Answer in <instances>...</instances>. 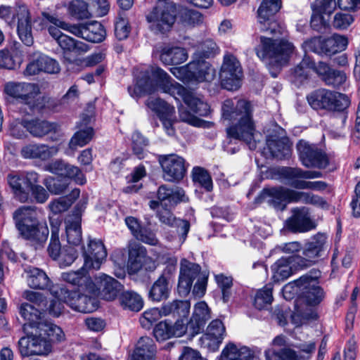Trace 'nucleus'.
I'll return each mask as SVG.
<instances>
[{"mask_svg": "<svg viewBox=\"0 0 360 360\" xmlns=\"http://www.w3.org/2000/svg\"><path fill=\"white\" fill-rule=\"evenodd\" d=\"M200 269V265L195 263L186 259L181 260L178 283V290L180 293L187 295L190 292L193 281L199 276Z\"/></svg>", "mask_w": 360, "mask_h": 360, "instance_id": "obj_27", "label": "nucleus"}, {"mask_svg": "<svg viewBox=\"0 0 360 360\" xmlns=\"http://www.w3.org/2000/svg\"><path fill=\"white\" fill-rule=\"evenodd\" d=\"M190 303L187 301L174 300L164 304L160 309L152 308L146 311L140 318V323L143 328H150L152 324L162 316L177 314L185 316L189 311Z\"/></svg>", "mask_w": 360, "mask_h": 360, "instance_id": "obj_14", "label": "nucleus"}, {"mask_svg": "<svg viewBox=\"0 0 360 360\" xmlns=\"http://www.w3.org/2000/svg\"><path fill=\"white\" fill-rule=\"evenodd\" d=\"M295 202L311 204L323 209H327L328 207L327 202L322 197L309 192L297 191Z\"/></svg>", "mask_w": 360, "mask_h": 360, "instance_id": "obj_59", "label": "nucleus"}, {"mask_svg": "<svg viewBox=\"0 0 360 360\" xmlns=\"http://www.w3.org/2000/svg\"><path fill=\"white\" fill-rule=\"evenodd\" d=\"M58 146H49L42 143H30L21 148L20 154L25 159L47 160L58 153Z\"/></svg>", "mask_w": 360, "mask_h": 360, "instance_id": "obj_35", "label": "nucleus"}, {"mask_svg": "<svg viewBox=\"0 0 360 360\" xmlns=\"http://www.w3.org/2000/svg\"><path fill=\"white\" fill-rule=\"evenodd\" d=\"M155 347L148 337L141 338L128 360H154Z\"/></svg>", "mask_w": 360, "mask_h": 360, "instance_id": "obj_40", "label": "nucleus"}, {"mask_svg": "<svg viewBox=\"0 0 360 360\" xmlns=\"http://www.w3.org/2000/svg\"><path fill=\"white\" fill-rule=\"evenodd\" d=\"M84 266L98 270L105 260L107 251L100 240H89L86 247H82Z\"/></svg>", "mask_w": 360, "mask_h": 360, "instance_id": "obj_24", "label": "nucleus"}, {"mask_svg": "<svg viewBox=\"0 0 360 360\" xmlns=\"http://www.w3.org/2000/svg\"><path fill=\"white\" fill-rule=\"evenodd\" d=\"M13 14V20L16 22L17 33L21 41L26 46L34 43L32 34V19L30 9L26 5H17L13 11L9 6H0V17L6 20Z\"/></svg>", "mask_w": 360, "mask_h": 360, "instance_id": "obj_7", "label": "nucleus"}, {"mask_svg": "<svg viewBox=\"0 0 360 360\" xmlns=\"http://www.w3.org/2000/svg\"><path fill=\"white\" fill-rule=\"evenodd\" d=\"M146 105L154 112L159 118L165 117V116L174 114V108L162 99L155 97L149 96L145 102Z\"/></svg>", "mask_w": 360, "mask_h": 360, "instance_id": "obj_49", "label": "nucleus"}, {"mask_svg": "<svg viewBox=\"0 0 360 360\" xmlns=\"http://www.w3.org/2000/svg\"><path fill=\"white\" fill-rule=\"evenodd\" d=\"M328 249L327 237L325 234L316 235L310 242L307 243L303 251L304 259L308 264L303 266H309L314 263L318 258L323 256Z\"/></svg>", "mask_w": 360, "mask_h": 360, "instance_id": "obj_31", "label": "nucleus"}, {"mask_svg": "<svg viewBox=\"0 0 360 360\" xmlns=\"http://www.w3.org/2000/svg\"><path fill=\"white\" fill-rule=\"evenodd\" d=\"M271 348L265 350L264 354L266 360H287L285 355L282 353L284 349L292 348L288 345V338L284 335L276 336L271 343Z\"/></svg>", "mask_w": 360, "mask_h": 360, "instance_id": "obj_41", "label": "nucleus"}, {"mask_svg": "<svg viewBox=\"0 0 360 360\" xmlns=\"http://www.w3.org/2000/svg\"><path fill=\"white\" fill-rule=\"evenodd\" d=\"M20 314L31 328L38 330V326L40 323H44L41 317V310L36 309L32 304L27 303H22L20 307Z\"/></svg>", "mask_w": 360, "mask_h": 360, "instance_id": "obj_48", "label": "nucleus"}, {"mask_svg": "<svg viewBox=\"0 0 360 360\" xmlns=\"http://www.w3.org/2000/svg\"><path fill=\"white\" fill-rule=\"evenodd\" d=\"M261 46L256 48L257 56L264 60L269 58L278 67L285 64L294 50V46L284 39H272L261 37Z\"/></svg>", "mask_w": 360, "mask_h": 360, "instance_id": "obj_8", "label": "nucleus"}, {"mask_svg": "<svg viewBox=\"0 0 360 360\" xmlns=\"http://www.w3.org/2000/svg\"><path fill=\"white\" fill-rule=\"evenodd\" d=\"M26 282L28 286L32 289L46 290L51 289L58 285H53L51 279L46 272L37 267L27 266L24 269Z\"/></svg>", "mask_w": 360, "mask_h": 360, "instance_id": "obj_33", "label": "nucleus"}, {"mask_svg": "<svg viewBox=\"0 0 360 360\" xmlns=\"http://www.w3.org/2000/svg\"><path fill=\"white\" fill-rule=\"evenodd\" d=\"M272 301L273 295L271 289L265 287L257 292L253 304L257 309L261 310L266 309L270 306Z\"/></svg>", "mask_w": 360, "mask_h": 360, "instance_id": "obj_61", "label": "nucleus"}, {"mask_svg": "<svg viewBox=\"0 0 360 360\" xmlns=\"http://www.w3.org/2000/svg\"><path fill=\"white\" fill-rule=\"evenodd\" d=\"M158 91L169 94L176 99L178 96L181 98L191 110L200 116L206 117L210 113V107L202 96L187 91L158 67H150L141 72L136 84L128 87L129 94L133 98L150 95Z\"/></svg>", "mask_w": 360, "mask_h": 360, "instance_id": "obj_3", "label": "nucleus"}, {"mask_svg": "<svg viewBox=\"0 0 360 360\" xmlns=\"http://www.w3.org/2000/svg\"><path fill=\"white\" fill-rule=\"evenodd\" d=\"M42 25L48 30L49 34L57 41L65 55L70 53L79 55L89 51V47L86 44L77 41L72 37L61 32L60 29L67 32L68 30L63 28L59 23L55 21V20L63 21L56 15L44 12L42 13Z\"/></svg>", "mask_w": 360, "mask_h": 360, "instance_id": "obj_6", "label": "nucleus"}, {"mask_svg": "<svg viewBox=\"0 0 360 360\" xmlns=\"http://www.w3.org/2000/svg\"><path fill=\"white\" fill-rule=\"evenodd\" d=\"M40 335L47 336L49 341L60 342L64 339L65 335L62 329L51 322L44 321L38 326Z\"/></svg>", "mask_w": 360, "mask_h": 360, "instance_id": "obj_55", "label": "nucleus"}, {"mask_svg": "<svg viewBox=\"0 0 360 360\" xmlns=\"http://www.w3.org/2000/svg\"><path fill=\"white\" fill-rule=\"evenodd\" d=\"M281 7V0H263L257 10L258 22L260 30L275 34L279 32V26L274 20L275 14Z\"/></svg>", "mask_w": 360, "mask_h": 360, "instance_id": "obj_19", "label": "nucleus"}, {"mask_svg": "<svg viewBox=\"0 0 360 360\" xmlns=\"http://www.w3.org/2000/svg\"><path fill=\"white\" fill-rule=\"evenodd\" d=\"M292 348H286L282 352L287 360H310L316 349L314 341L299 342L291 345Z\"/></svg>", "mask_w": 360, "mask_h": 360, "instance_id": "obj_36", "label": "nucleus"}, {"mask_svg": "<svg viewBox=\"0 0 360 360\" xmlns=\"http://www.w3.org/2000/svg\"><path fill=\"white\" fill-rule=\"evenodd\" d=\"M311 6L312 11L329 18L335 10L336 2L335 0H316Z\"/></svg>", "mask_w": 360, "mask_h": 360, "instance_id": "obj_63", "label": "nucleus"}, {"mask_svg": "<svg viewBox=\"0 0 360 360\" xmlns=\"http://www.w3.org/2000/svg\"><path fill=\"white\" fill-rule=\"evenodd\" d=\"M26 172L25 174H10L8 176V183L11 188L15 197L21 202H27L30 198V193L22 186L26 184Z\"/></svg>", "mask_w": 360, "mask_h": 360, "instance_id": "obj_44", "label": "nucleus"}, {"mask_svg": "<svg viewBox=\"0 0 360 360\" xmlns=\"http://www.w3.org/2000/svg\"><path fill=\"white\" fill-rule=\"evenodd\" d=\"M307 101L314 110L343 111L350 104L349 97L343 94L326 89H319L307 96Z\"/></svg>", "mask_w": 360, "mask_h": 360, "instance_id": "obj_9", "label": "nucleus"}, {"mask_svg": "<svg viewBox=\"0 0 360 360\" xmlns=\"http://www.w3.org/2000/svg\"><path fill=\"white\" fill-rule=\"evenodd\" d=\"M158 91L169 94L176 99L178 96L181 98L191 110L200 116L206 117L210 113V107L202 96L187 91L158 67H150L141 72L136 84L128 87L129 94L133 98L150 95Z\"/></svg>", "mask_w": 360, "mask_h": 360, "instance_id": "obj_1", "label": "nucleus"}, {"mask_svg": "<svg viewBox=\"0 0 360 360\" xmlns=\"http://www.w3.org/2000/svg\"><path fill=\"white\" fill-rule=\"evenodd\" d=\"M25 177L27 187L30 188L36 202L40 204L44 203L48 200L49 195L43 186L37 184L39 174L34 171L27 172Z\"/></svg>", "mask_w": 360, "mask_h": 360, "instance_id": "obj_42", "label": "nucleus"}, {"mask_svg": "<svg viewBox=\"0 0 360 360\" xmlns=\"http://www.w3.org/2000/svg\"><path fill=\"white\" fill-rule=\"evenodd\" d=\"M265 150H268L271 157L277 159H283L290 155V145L278 139H268Z\"/></svg>", "mask_w": 360, "mask_h": 360, "instance_id": "obj_47", "label": "nucleus"}, {"mask_svg": "<svg viewBox=\"0 0 360 360\" xmlns=\"http://www.w3.org/2000/svg\"><path fill=\"white\" fill-rule=\"evenodd\" d=\"M290 258H281L272 266V278L276 282L287 279L292 274Z\"/></svg>", "mask_w": 360, "mask_h": 360, "instance_id": "obj_52", "label": "nucleus"}, {"mask_svg": "<svg viewBox=\"0 0 360 360\" xmlns=\"http://www.w3.org/2000/svg\"><path fill=\"white\" fill-rule=\"evenodd\" d=\"M95 281L94 283L98 289L96 295L99 294L103 300L107 301L115 300L122 288L120 282L105 274H101L96 276Z\"/></svg>", "mask_w": 360, "mask_h": 360, "instance_id": "obj_29", "label": "nucleus"}, {"mask_svg": "<svg viewBox=\"0 0 360 360\" xmlns=\"http://www.w3.org/2000/svg\"><path fill=\"white\" fill-rule=\"evenodd\" d=\"M51 294L63 300L70 307L79 312L91 313L98 307V301L96 294L70 292L61 287L51 288Z\"/></svg>", "mask_w": 360, "mask_h": 360, "instance_id": "obj_11", "label": "nucleus"}, {"mask_svg": "<svg viewBox=\"0 0 360 360\" xmlns=\"http://www.w3.org/2000/svg\"><path fill=\"white\" fill-rule=\"evenodd\" d=\"M297 149L300 159L306 167L324 169L329 164L327 155L314 144L300 140L297 144Z\"/></svg>", "mask_w": 360, "mask_h": 360, "instance_id": "obj_17", "label": "nucleus"}, {"mask_svg": "<svg viewBox=\"0 0 360 360\" xmlns=\"http://www.w3.org/2000/svg\"><path fill=\"white\" fill-rule=\"evenodd\" d=\"M176 6L173 1L160 3L146 16L149 28L155 33L170 30L176 21Z\"/></svg>", "mask_w": 360, "mask_h": 360, "instance_id": "obj_12", "label": "nucleus"}, {"mask_svg": "<svg viewBox=\"0 0 360 360\" xmlns=\"http://www.w3.org/2000/svg\"><path fill=\"white\" fill-rule=\"evenodd\" d=\"M172 72L184 82H210L216 76L215 69L205 60H193L186 65L174 68Z\"/></svg>", "mask_w": 360, "mask_h": 360, "instance_id": "obj_10", "label": "nucleus"}, {"mask_svg": "<svg viewBox=\"0 0 360 360\" xmlns=\"http://www.w3.org/2000/svg\"><path fill=\"white\" fill-rule=\"evenodd\" d=\"M243 71L239 61L232 55H226L221 68V84L229 91L238 89L240 86Z\"/></svg>", "mask_w": 360, "mask_h": 360, "instance_id": "obj_18", "label": "nucleus"}, {"mask_svg": "<svg viewBox=\"0 0 360 360\" xmlns=\"http://www.w3.org/2000/svg\"><path fill=\"white\" fill-rule=\"evenodd\" d=\"M146 249L137 243H131L128 247L127 271L129 274H136L143 269V263Z\"/></svg>", "mask_w": 360, "mask_h": 360, "instance_id": "obj_39", "label": "nucleus"}, {"mask_svg": "<svg viewBox=\"0 0 360 360\" xmlns=\"http://www.w3.org/2000/svg\"><path fill=\"white\" fill-rule=\"evenodd\" d=\"M211 318V310L205 302H199L194 306L193 313L188 323V330L194 336L204 328L207 321Z\"/></svg>", "mask_w": 360, "mask_h": 360, "instance_id": "obj_34", "label": "nucleus"}, {"mask_svg": "<svg viewBox=\"0 0 360 360\" xmlns=\"http://www.w3.org/2000/svg\"><path fill=\"white\" fill-rule=\"evenodd\" d=\"M19 235L35 249L44 246L49 236L46 222L39 219V212L34 207L22 206L13 214Z\"/></svg>", "mask_w": 360, "mask_h": 360, "instance_id": "obj_5", "label": "nucleus"}, {"mask_svg": "<svg viewBox=\"0 0 360 360\" xmlns=\"http://www.w3.org/2000/svg\"><path fill=\"white\" fill-rule=\"evenodd\" d=\"M63 28L68 30L70 33L84 39L86 41L98 43L105 39V30L103 26L97 21H91L87 23L71 25L64 21L55 20Z\"/></svg>", "mask_w": 360, "mask_h": 360, "instance_id": "obj_16", "label": "nucleus"}, {"mask_svg": "<svg viewBox=\"0 0 360 360\" xmlns=\"http://www.w3.org/2000/svg\"><path fill=\"white\" fill-rule=\"evenodd\" d=\"M222 115L224 120L229 121L231 125L226 129L227 136L230 139L245 143L250 150L257 147L258 134L252 118L250 103L245 100H226L222 105Z\"/></svg>", "mask_w": 360, "mask_h": 360, "instance_id": "obj_4", "label": "nucleus"}, {"mask_svg": "<svg viewBox=\"0 0 360 360\" xmlns=\"http://www.w3.org/2000/svg\"><path fill=\"white\" fill-rule=\"evenodd\" d=\"M65 233L67 241L70 245H79L82 240L81 225L78 221L65 220Z\"/></svg>", "mask_w": 360, "mask_h": 360, "instance_id": "obj_56", "label": "nucleus"}, {"mask_svg": "<svg viewBox=\"0 0 360 360\" xmlns=\"http://www.w3.org/2000/svg\"><path fill=\"white\" fill-rule=\"evenodd\" d=\"M311 68H314V62L309 57H304L303 60L297 65L292 71V81L295 84H301L307 79L311 71Z\"/></svg>", "mask_w": 360, "mask_h": 360, "instance_id": "obj_53", "label": "nucleus"}, {"mask_svg": "<svg viewBox=\"0 0 360 360\" xmlns=\"http://www.w3.org/2000/svg\"><path fill=\"white\" fill-rule=\"evenodd\" d=\"M320 272L311 271L295 281L299 288L300 300L310 306H317L324 297L323 289L319 285Z\"/></svg>", "mask_w": 360, "mask_h": 360, "instance_id": "obj_13", "label": "nucleus"}, {"mask_svg": "<svg viewBox=\"0 0 360 360\" xmlns=\"http://www.w3.org/2000/svg\"><path fill=\"white\" fill-rule=\"evenodd\" d=\"M226 335V327L220 319L212 320L200 338L202 347L211 352L218 350Z\"/></svg>", "mask_w": 360, "mask_h": 360, "instance_id": "obj_22", "label": "nucleus"}, {"mask_svg": "<svg viewBox=\"0 0 360 360\" xmlns=\"http://www.w3.org/2000/svg\"><path fill=\"white\" fill-rule=\"evenodd\" d=\"M51 227V236L50 243L48 247V252L51 258L56 260L62 251L60 243L59 240V226L60 221L58 220L50 219Z\"/></svg>", "mask_w": 360, "mask_h": 360, "instance_id": "obj_51", "label": "nucleus"}, {"mask_svg": "<svg viewBox=\"0 0 360 360\" xmlns=\"http://www.w3.org/2000/svg\"><path fill=\"white\" fill-rule=\"evenodd\" d=\"M158 215L162 223L176 229V232L180 237L181 243H184L190 229L189 222L186 220L176 219L167 209L160 211Z\"/></svg>", "mask_w": 360, "mask_h": 360, "instance_id": "obj_38", "label": "nucleus"}, {"mask_svg": "<svg viewBox=\"0 0 360 360\" xmlns=\"http://www.w3.org/2000/svg\"><path fill=\"white\" fill-rule=\"evenodd\" d=\"M86 269L87 268L84 265L77 271L63 272L61 274V278L65 282L77 287L79 290L94 295L98 289Z\"/></svg>", "mask_w": 360, "mask_h": 360, "instance_id": "obj_26", "label": "nucleus"}, {"mask_svg": "<svg viewBox=\"0 0 360 360\" xmlns=\"http://www.w3.org/2000/svg\"><path fill=\"white\" fill-rule=\"evenodd\" d=\"M292 215L286 221V226L293 232H306L314 228L309 210L305 207L292 210Z\"/></svg>", "mask_w": 360, "mask_h": 360, "instance_id": "obj_32", "label": "nucleus"}, {"mask_svg": "<svg viewBox=\"0 0 360 360\" xmlns=\"http://www.w3.org/2000/svg\"><path fill=\"white\" fill-rule=\"evenodd\" d=\"M25 128L32 136L36 138H42L49 134L57 133L60 130L58 124L39 118L27 119Z\"/></svg>", "mask_w": 360, "mask_h": 360, "instance_id": "obj_37", "label": "nucleus"}, {"mask_svg": "<svg viewBox=\"0 0 360 360\" xmlns=\"http://www.w3.org/2000/svg\"><path fill=\"white\" fill-rule=\"evenodd\" d=\"M159 162L163 171V179L167 181H176L181 179L186 172L185 161L176 154L160 155Z\"/></svg>", "mask_w": 360, "mask_h": 360, "instance_id": "obj_23", "label": "nucleus"}, {"mask_svg": "<svg viewBox=\"0 0 360 360\" xmlns=\"http://www.w3.org/2000/svg\"><path fill=\"white\" fill-rule=\"evenodd\" d=\"M93 114V109H91L88 114L82 115V122L78 125L79 130L75 132L69 143L71 149L75 150L77 147H82L91 140L94 129L91 127L88 126V124L90 122Z\"/></svg>", "mask_w": 360, "mask_h": 360, "instance_id": "obj_30", "label": "nucleus"}, {"mask_svg": "<svg viewBox=\"0 0 360 360\" xmlns=\"http://www.w3.org/2000/svg\"><path fill=\"white\" fill-rule=\"evenodd\" d=\"M18 346L20 354L24 356L46 355L51 349L50 341L44 335H40L39 330H35L34 335L21 338Z\"/></svg>", "mask_w": 360, "mask_h": 360, "instance_id": "obj_21", "label": "nucleus"}, {"mask_svg": "<svg viewBox=\"0 0 360 360\" xmlns=\"http://www.w3.org/2000/svg\"><path fill=\"white\" fill-rule=\"evenodd\" d=\"M172 285L167 281L158 278L150 287L148 297L154 302H161L169 297Z\"/></svg>", "mask_w": 360, "mask_h": 360, "instance_id": "obj_50", "label": "nucleus"}, {"mask_svg": "<svg viewBox=\"0 0 360 360\" xmlns=\"http://www.w3.org/2000/svg\"><path fill=\"white\" fill-rule=\"evenodd\" d=\"M120 302L124 309L139 311L143 306L141 297L131 291L124 292L120 297Z\"/></svg>", "mask_w": 360, "mask_h": 360, "instance_id": "obj_54", "label": "nucleus"}, {"mask_svg": "<svg viewBox=\"0 0 360 360\" xmlns=\"http://www.w3.org/2000/svg\"><path fill=\"white\" fill-rule=\"evenodd\" d=\"M348 44V39L346 37L340 34H333L331 37L321 39V38H314L305 41L303 44L305 51L309 50L317 51L316 46H319L321 52L327 55L332 56L339 51H344Z\"/></svg>", "mask_w": 360, "mask_h": 360, "instance_id": "obj_20", "label": "nucleus"}, {"mask_svg": "<svg viewBox=\"0 0 360 360\" xmlns=\"http://www.w3.org/2000/svg\"><path fill=\"white\" fill-rule=\"evenodd\" d=\"M297 191L285 187L264 189L261 196L275 208L284 210L286 203L296 202Z\"/></svg>", "mask_w": 360, "mask_h": 360, "instance_id": "obj_25", "label": "nucleus"}, {"mask_svg": "<svg viewBox=\"0 0 360 360\" xmlns=\"http://www.w3.org/2000/svg\"><path fill=\"white\" fill-rule=\"evenodd\" d=\"M22 59L17 53L8 50L0 51V68L15 70L20 66Z\"/></svg>", "mask_w": 360, "mask_h": 360, "instance_id": "obj_58", "label": "nucleus"}, {"mask_svg": "<svg viewBox=\"0 0 360 360\" xmlns=\"http://www.w3.org/2000/svg\"><path fill=\"white\" fill-rule=\"evenodd\" d=\"M44 169L65 178L73 179L78 184L82 185L86 182L84 175L77 167L70 165L60 159L48 163L45 165Z\"/></svg>", "mask_w": 360, "mask_h": 360, "instance_id": "obj_28", "label": "nucleus"}, {"mask_svg": "<svg viewBox=\"0 0 360 360\" xmlns=\"http://www.w3.org/2000/svg\"><path fill=\"white\" fill-rule=\"evenodd\" d=\"M193 180L198 183L206 191H210L212 189V181L209 173L201 167H195L193 169Z\"/></svg>", "mask_w": 360, "mask_h": 360, "instance_id": "obj_64", "label": "nucleus"}, {"mask_svg": "<svg viewBox=\"0 0 360 360\" xmlns=\"http://www.w3.org/2000/svg\"><path fill=\"white\" fill-rule=\"evenodd\" d=\"M244 347L229 342L221 351L220 360H244V354H242Z\"/></svg>", "mask_w": 360, "mask_h": 360, "instance_id": "obj_60", "label": "nucleus"}, {"mask_svg": "<svg viewBox=\"0 0 360 360\" xmlns=\"http://www.w3.org/2000/svg\"><path fill=\"white\" fill-rule=\"evenodd\" d=\"M281 174L288 182L293 181H304V179H311L320 178L322 173L318 171H305L300 168L285 167L282 169Z\"/></svg>", "mask_w": 360, "mask_h": 360, "instance_id": "obj_45", "label": "nucleus"}, {"mask_svg": "<svg viewBox=\"0 0 360 360\" xmlns=\"http://www.w3.org/2000/svg\"><path fill=\"white\" fill-rule=\"evenodd\" d=\"M177 258L169 257L164 262V269L158 278L167 281L171 285L176 272Z\"/></svg>", "mask_w": 360, "mask_h": 360, "instance_id": "obj_62", "label": "nucleus"}, {"mask_svg": "<svg viewBox=\"0 0 360 360\" xmlns=\"http://www.w3.org/2000/svg\"><path fill=\"white\" fill-rule=\"evenodd\" d=\"M188 58L186 51L180 47H166L162 49L160 60L165 65H177L184 63Z\"/></svg>", "mask_w": 360, "mask_h": 360, "instance_id": "obj_46", "label": "nucleus"}, {"mask_svg": "<svg viewBox=\"0 0 360 360\" xmlns=\"http://www.w3.org/2000/svg\"><path fill=\"white\" fill-rule=\"evenodd\" d=\"M157 196L162 204L165 206H173L183 200L184 191L179 188H172L162 185L158 190Z\"/></svg>", "mask_w": 360, "mask_h": 360, "instance_id": "obj_43", "label": "nucleus"}, {"mask_svg": "<svg viewBox=\"0 0 360 360\" xmlns=\"http://www.w3.org/2000/svg\"><path fill=\"white\" fill-rule=\"evenodd\" d=\"M203 18L197 11L182 8L179 13V21L186 27H192L202 22Z\"/></svg>", "mask_w": 360, "mask_h": 360, "instance_id": "obj_57", "label": "nucleus"}, {"mask_svg": "<svg viewBox=\"0 0 360 360\" xmlns=\"http://www.w3.org/2000/svg\"><path fill=\"white\" fill-rule=\"evenodd\" d=\"M4 92L8 97L28 105L30 108H34L36 97L38 96L39 91L35 84L10 81L5 83Z\"/></svg>", "mask_w": 360, "mask_h": 360, "instance_id": "obj_15", "label": "nucleus"}, {"mask_svg": "<svg viewBox=\"0 0 360 360\" xmlns=\"http://www.w3.org/2000/svg\"><path fill=\"white\" fill-rule=\"evenodd\" d=\"M158 91L169 94L176 99L178 96L181 98L191 110L200 116L206 117L210 113V107L202 96L187 91L158 67H150L141 72L136 84L128 87L129 94L133 98L150 95Z\"/></svg>", "mask_w": 360, "mask_h": 360, "instance_id": "obj_2", "label": "nucleus"}]
</instances>
